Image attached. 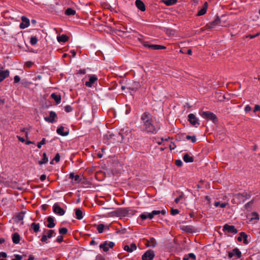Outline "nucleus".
Masks as SVG:
<instances>
[{"label": "nucleus", "instance_id": "nucleus-37", "mask_svg": "<svg viewBox=\"0 0 260 260\" xmlns=\"http://www.w3.org/2000/svg\"><path fill=\"white\" fill-rule=\"evenodd\" d=\"M38 39L36 36H31L30 39V43L31 45H35L37 44Z\"/></svg>", "mask_w": 260, "mask_h": 260}, {"label": "nucleus", "instance_id": "nucleus-24", "mask_svg": "<svg viewBox=\"0 0 260 260\" xmlns=\"http://www.w3.org/2000/svg\"><path fill=\"white\" fill-rule=\"evenodd\" d=\"M148 48L152 49V50H159V49H165L166 47L162 45H153L150 44V46H148Z\"/></svg>", "mask_w": 260, "mask_h": 260}, {"label": "nucleus", "instance_id": "nucleus-45", "mask_svg": "<svg viewBox=\"0 0 260 260\" xmlns=\"http://www.w3.org/2000/svg\"><path fill=\"white\" fill-rule=\"evenodd\" d=\"M73 110V108L72 106L70 105H67L64 107V111L67 112L69 113L72 112Z\"/></svg>", "mask_w": 260, "mask_h": 260}, {"label": "nucleus", "instance_id": "nucleus-43", "mask_svg": "<svg viewBox=\"0 0 260 260\" xmlns=\"http://www.w3.org/2000/svg\"><path fill=\"white\" fill-rule=\"evenodd\" d=\"M46 143V140L45 138H43L41 142H38L37 144V147L40 149L42 145L45 144Z\"/></svg>", "mask_w": 260, "mask_h": 260}, {"label": "nucleus", "instance_id": "nucleus-33", "mask_svg": "<svg viewBox=\"0 0 260 260\" xmlns=\"http://www.w3.org/2000/svg\"><path fill=\"white\" fill-rule=\"evenodd\" d=\"M117 212L120 215L125 216L128 214V211L126 209L120 208L118 210Z\"/></svg>", "mask_w": 260, "mask_h": 260}, {"label": "nucleus", "instance_id": "nucleus-34", "mask_svg": "<svg viewBox=\"0 0 260 260\" xmlns=\"http://www.w3.org/2000/svg\"><path fill=\"white\" fill-rule=\"evenodd\" d=\"M182 229L184 231H185L187 233H192L194 232L192 226H189V225L183 226L182 227Z\"/></svg>", "mask_w": 260, "mask_h": 260}, {"label": "nucleus", "instance_id": "nucleus-60", "mask_svg": "<svg viewBox=\"0 0 260 260\" xmlns=\"http://www.w3.org/2000/svg\"><path fill=\"white\" fill-rule=\"evenodd\" d=\"M176 145L174 143H171L170 145V148L171 150H173L175 148Z\"/></svg>", "mask_w": 260, "mask_h": 260}, {"label": "nucleus", "instance_id": "nucleus-36", "mask_svg": "<svg viewBox=\"0 0 260 260\" xmlns=\"http://www.w3.org/2000/svg\"><path fill=\"white\" fill-rule=\"evenodd\" d=\"M152 214L153 215V216H155V215H159L160 214H161L162 215H165L166 213V210H162L161 211L160 210H153L152 211Z\"/></svg>", "mask_w": 260, "mask_h": 260}, {"label": "nucleus", "instance_id": "nucleus-13", "mask_svg": "<svg viewBox=\"0 0 260 260\" xmlns=\"http://www.w3.org/2000/svg\"><path fill=\"white\" fill-rule=\"evenodd\" d=\"M123 249L128 252H132L137 249V246L135 243H132L130 245H125L123 247Z\"/></svg>", "mask_w": 260, "mask_h": 260}, {"label": "nucleus", "instance_id": "nucleus-15", "mask_svg": "<svg viewBox=\"0 0 260 260\" xmlns=\"http://www.w3.org/2000/svg\"><path fill=\"white\" fill-rule=\"evenodd\" d=\"M10 75V72L8 70L5 71L0 70V83Z\"/></svg>", "mask_w": 260, "mask_h": 260}, {"label": "nucleus", "instance_id": "nucleus-38", "mask_svg": "<svg viewBox=\"0 0 260 260\" xmlns=\"http://www.w3.org/2000/svg\"><path fill=\"white\" fill-rule=\"evenodd\" d=\"M105 228V226L103 224H99L97 225L96 229L98 232L100 234L103 233L104 230Z\"/></svg>", "mask_w": 260, "mask_h": 260}, {"label": "nucleus", "instance_id": "nucleus-12", "mask_svg": "<svg viewBox=\"0 0 260 260\" xmlns=\"http://www.w3.org/2000/svg\"><path fill=\"white\" fill-rule=\"evenodd\" d=\"M22 22L20 24V27L22 29L25 28L29 25V20L25 16L21 17Z\"/></svg>", "mask_w": 260, "mask_h": 260}, {"label": "nucleus", "instance_id": "nucleus-22", "mask_svg": "<svg viewBox=\"0 0 260 260\" xmlns=\"http://www.w3.org/2000/svg\"><path fill=\"white\" fill-rule=\"evenodd\" d=\"M51 98L53 99L57 104H59L61 102V96L59 94L52 93L51 94Z\"/></svg>", "mask_w": 260, "mask_h": 260}, {"label": "nucleus", "instance_id": "nucleus-31", "mask_svg": "<svg viewBox=\"0 0 260 260\" xmlns=\"http://www.w3.org/2000/svg\"><path fill=\"white\" fill-rule=\"evenodd\" d=\"M196 255L192 253H189L187 255H185L183 258V260H196Z\"/></svg>", "mask_w": 260, "mask_h": 260}, {"label": "nucleus", "instance_id": "nucleus-39", "mask_svg": "<svg viewBox=\"0 0 260 260\" xmlns=\"http://www.w3.org/2000/svg\"><path fill=\"white\" fill-rule=\"evenodd\" d=\"M227 205H228V203H220L219 202H215L214 203L215 207H217L220 206V207L221 208H225Z\"/></svg>", "mask_w": 260, "mask_h": 260}, {"label": "nucleus", "instance_id": "nucleus-20", "mask_svg": "<svg viewBox=\"0 0 260 260\" xmlns=\"http://www.w3.org/2000/svg\"><path fill=\"white\" fill-rule=\"evenodd\" d=\"M64 127L61 126L57 129L56 132L59 135H61L62 136H67L69 135V131L64 132Z\"/></svg>", "mask_w": 260, "mask_h": 260}, {"label": "nucleus", "instance_id": "nucleus-35", "mask_svg": "<svg viewBox=\"0 0 260 260\" xmlns=\"http://www.w3.org/2000/svg\"><path fill=\"white\" fill-rule=\"evenodd\" d=\"M69 178L72 179H74L75 181L79 182L80 181V176L78 175H75L74 173L70 174Z\"/></svg>", "mask_w": 260, "mask_h": 260}, {"label": "nucleus", "instance_id": "nucleus-56", "mask_svg": "<svg viewBox=\"0 0 260 260\" xmlns=\"http://www.w3.org/2000/svg\"><path fill=\"white\" fill-rule=\"evenodd\" d=\"M259 35V34H256L255 35H249L247 36V37L249 38L250 39H252L256 37H258Z\"/></svg>", "mask_w": 260, "mask_h": 260}, {"label": "nucleus", "instance_id": "nucleus-52", "mask_svg": "<svg viewBox=\"0 0 260 260\" xmlns=\"http://www.w3.org/2000/svg\"><path fill=\"white\" fill-rule=\"evenodd\" d=\"M182 162L181 160H176L175 161V165L178 167H181L182 166Z\"/></svg>", "mask_w": 260, "mask_h": 260}, {"label": "nucleus", "instance_id": "nucleus-2", "mask_svg": "<svg viewBox=\"0 0 260 260\" xmlns=\"http://www.w3.org/2000/svg\"><path fill=\"white\" fill-rule=\"evenodd\" d=\"M201 116L208 120H211L213 123H216L218 121V119L213 113L210 112V111H204L202 112V113L201 114Z\"/></svg>", "mask_w": 260, "mask_h": 260}, {"label": "nucleus", "instance_id": "nucleus-54", "mask_svg": "<svg viewBox=\"0 0 260 260\" xmlns=\"http://www.w3.org/2000/svg\"><path fill=\"white\" fill-rule=\"evenodd\" d=\"M244 110H245V112H246V113L249 112L251 110V108L249 105H247L245 107Z\"/></svg>", "mask_w": 260, "mask_h": 260}, {"label": "nucleus", "instance_id": "nucleus-53", "mask_svg": "<svg viewBox=\"0 0 260 260\" xmlns=\"http://www.w3.org/2000/svg\"><path fill=\"white\" fill-rule=\"evenodd\" d=\"M56 162H58L60 160V155L59 153H57L53 158Z\"/></svg>", "mask_w": 260, "mask_h": 260}, {"label": "nucleus", "instance_id": "nucleus-17", "mask_svg": "<svg viewBox=\"0 0 260 260\" xmlns=\"http://www.w3.org/2000/svg\"><path fill=\"white\" fill-rule=\"evenodd\" d=\"M236 197L238 198L239 199H240L243 202H244L245 200H246L247 199L250 198V196L249 194H248L247 192H244L242 193H238L236 195Z\"/></svg>", "mask_w": 260, "mask_h": 260}, {"label": "nucleus", "instance_id": "nucleus-47", "mask_svg": "<svg viewBox=\"0 0 260 260\" xmlns=\"http://www.w3.org/2000/svg\"><path fill=\"white\" fill-rule=\"evenodd\" d=\"M24 216V214L22 212L19 213L17 215V218L18 219V220L20 221L23 220Z\"/></svg>", "mask_w": 260, "mask_h": 260}, {"label": "nucleus", "instance_id": "nucleus-6", "mask_svg": "<svg viewBox=\"0 0 260 260\" xmlns=\"http://www.w3.org/2000/svg\"><path fill=\"white\" fill-rule=\"evenodd\" d=\"M188 120L192 125L196 127L200 125L198 118H197L193 114L191 113L188 115Z\"/></svg>", "mask_w": 260, "mask_h": 260}, {"label": "nucleus", "instance_id": "nucleus-10", "mask_svg": "<svg viewBox=\"0 0 260 260\" xmlns=\"http://www.w3.org/2000/svg\"><path fill=\"white\" fill-rule=\"evenodd\" d=\"M234 255H236L238 258H240L242 256L241 251L237 248H235L233 249L232 251L229 252L228 256L231 258Z\"/></svg>", "mask_w": 260, "mask_h": 260}, {"label": "nucleus", "instance_id": "nucleus-21", "mask_svg": "<svg viewBox=\"0 0 260 260\" xmlns=\"http://www.w3.org/2000/svg\"><path fill=\"white\" fill-rule=\"evenodd\" d=\"M40 224L39 223L32 222L30 224V230H32L35 233H37L40 231Z\"/></svg>", "mask_w": 260, "mask_h": 260}, {"label": "nucleus", "instance_id": "nucleus-55", "mask_svg": "<svg viewBox=\"0 0 260 260\" xmlns=\"http://www.w3.org/2000/svg\"><path fill=\"white\" fill-rule=\"evenodd\" d=\"M32 64H33V62L31 61H27L25 62V66L29 68L31 67Z\"/></svg>", "mask_w": 260, "mask_h": 260}, {"label": "nucleus", "instance_id": "nucleus-27", "mask_svg": "<svg viewBox=\"0 0 260 260\" xmlns=\"http://www.w3.org/2000/svg\"><path fill=\"white\" fill-rule=\"evenodd\" d=\"M161 2L167 6H170L175 4L177 2V0H162Z\"/></svg>", "mask_w": 260, "mask_h": 260}, {"label": "nucleus", "instance_id": "nucleus-4", "mask_svg": "<svg viewBox=\"0 0 260 260\" xmlns=\"http://www.w3.org/2000/svg\"><path fill=\"white\" fill-rule=\"evenodd\" d=\"M115 244L114 242L111 241H105L100 245V248L103 249L105 252H107L109 248H112L114 246Z\"/></svg>", "mask_w": 260, "mask_h": 260}, {"label": "nucleus", "instance_id": "nucleus-19", "mask_svg": "<svg viewBox=\"0 0 260 260\" xmlns=\"http://www.w3.org/2000/svg\"><path fill=\"white\" fill-rule=\"evenodd\" d=\"M140 217L142 220H145L147 218H149V219H152L154 217V216H153L152 212L151 213L145 212V213L141 214L140 215Z\"/></svg>", "mask_w": 260, "mask_h": 260}, {"label": "nucleus", "instance_id": "nucleus-1", "mask_svg": "<svg viewBox=\"0 0 260 260\" xmlns=\"http://www.w3.org/2000/svg\"><path fill=\"white\" fill-rule=\"evenodd\" d=\"M140 128L144 133L156 134L160 128V124L151 113L145 112L140 117Z\"/></svg>", "mask_w": 260, "mask_h": 260}, {"label": "nucleus", "instance_id": "nucleus-7", "mask_svg": "<svg viewBox=\"0 0 260 260\" xmlns=\"http://www.w3.org/2000/svg\"><path fill=\"white\" fill-rule=\"evenodd\" d=\"M89 81H86L85 83V85L88 87H91L93 86V84L96 82L98 80V77L95 75H89Z\"/></svg>", "mask_w": 260, "mask_h": 260}, {"label": "nucleus", "instance_id": "nucleus-48", "mask_svg": "<svg viewBox=\"0 0 260 260\" xmlns=\"http://www.w3.org/2000/svg\"><path fill=\"white\" fill-rule=\"evenodd\" d=\"M179 212V210H178L177 209H172L171 214L172 215H175L178 214Z\"/></svg>", "mask_w": 260, "mask_h": 260}, {"label": "nucleus", "instance_id": "nucleus-16", "mask_svg": "<svg viewBox=\"0 0 260 260\" xmlns=\"http://www.w3.org/2000/svg\"><path fill=\"white\" fill-rule=\"evenodd\" d=\"M135 5L137 8L141 11H145L146 10V7L144 3L141 0H136L135 2Z\"/></svg>", "mask_w": 260, "mask_h": 260}, {"label": "nucleus", "instance_id": "nucleus-59", "mask_svg": "<svg viewBox=\"0 0 260 260\" xmlns=\"http://www.w3.org/2000/svg\"><path fill=\"white\" fill-rule=\"evenodd\" d=\"M182 198V195L179 196L178 198H176L175 200V202L176 203H178V202L180 201L181 199Z\"/></svg>", "mask_w": 260, "mask_h": 260}, {"label": "nucleus", "instance_id": "nucleus-18", "mask_svg": "<svg viewBox=\"0 0 260 260\" xmlns=\"http://www.w3.org/2000/svg\"><path fill=\"white\" fill-rule=\"evenodd\" d=\"M47 221L48 222L46 225L47 228L51 229L55 226V223H54V218L52 216H48L47 218Z\"/></svg>", "mask_w": 260, "mask_h": 260}, {"label": "nucleus", "instance_id": "nucleus-42", "mask_svg": "<svg viewBox=\"0 0 260 260\" xmlns=\"http://www.w3.org/2000/svg\"><path fill=\"white\" fill-rule=\"evenodd\" d=\"M186 139L187 140H190L192 143H195L197 141L196 137L194 136H190L187 135L186 137Z\"/></svg>", "mask_w": 260, "mask_h": 260}, {"label": "nucleus", "instance_id": "nucleus-9", "mask_svg": "<svg viewBox=\"0 0 260 260\" xmlns=\"http://www.w3.org/2000/svg\"><path fill=\"white\" fill-rule=\"evenodd\" d=\"M53 211L60 216L64 215L65 211L61 208L57 203H55L53 206Z\"/></svg>", "mask_w": 260, "mask_h": 260}, {"label": "nucleus", "instance_id": "nucleus-26", "mask_svg": "<svg viewBox=\"0 0 260 260\" xmlns=\"http://www.w3.org/2000/svg\"><path fill=\"white\" fill-rule=\"evenodd\" d=\"M183 159L185 162H192L193 161V158L187 153L184 155Z\"/></svg>", "mask_w": 260, "mask_h": 260}, {"label": "nucleus", "instance_id": "nucleus-62", "mask_svg": "<svg viewBox=\"0 0 260 260\" xmlns=\"http://www.w3.org/2000/svg\"><path fill=\"white\" fill-rule=\"evenodd\" d=\"M17 138L18 139L19 141L21 142H25V139L20 136H17Z\"/></svg>", "mask_w": 260, "mask_h": 260}, {"label": "nucleus", "instance_id": "nucleus-5", "mask_svg": "<svg viewBox=\"0 0 260 260\" xmlns=\"http://www.w3.org/2000/svg\"><path fill=\"white\" fill-rule=\"evenodd\" d=\"M155 256V253L152 250H147L142 256V260H153Z\"/></svg>", "mask_w": 260, "mask_h": 260}, {"label": "nucleus", "instance_id": "nucleus-8", "mask_svg": "<svg viewBox=\"0 0 260 260\" xmlns=\"http://www.w3.org/2000/svg\"><path fill=\"white\" fill-rule=\"evenodd\" d=\"M223 231L224 232H227L229 233L236 234L238 232L237 230L234 225H230L228 224H225L223 226Z\"/></svg>", "mask_w": 260, "mask_h": 260}, {"label": "nucleus", "instance_id": "nucleus-41", "mask_svg": "<svg viewBox=\"0 0 260 260\" xmlns=\"http://www.w3.org/2000/svg\"><path fill=\"white\" fill-rule=\"evenodd\" d=\"M207 12V10H206L205 8H202L198 12L197 15L198 16H202L204 15Z\"/></svg>", "mask_w": 260, "mask_h": 260}, {"label": "nucleus", "instance_id": "nucleus-28", "mask_svg": "<svg viewBox=\"0 0 260 260\" xmlns=\"http://www.w3.org/2000/svg\"><path fill=\"white\" fill-rule=\"evenodd\" d=\"M75 214L77 219L81 220L83 218V213L80 209L79 208L76 209Z\"/></svg>", "mask_w": 260, "mask_h": 260}, {"label": "nucleus", "instance_id": "nucleus-25", "mask_svg": "<svg viewBox=\"0 0 260 260\" xmlns=\"http://www.w3.org/2000/svg\"><path fill=\"white\" fill-rule=\"evenodd\" d=\"M251 216L250 221L253 223L256 222L259 219L258 214L256 212H252L251 213Z\"/></svg>", "mask_w": 260, "mask_h": 260}, {"label": "nucleus", "instance_id": "nucleus-44", "mask_svg": "<svg viewBox=\"0 0 260 260\" xmlns=\"http://www.w3.org/2000/svg\"><path fill=\"white\" fill-rule=\"evenodd\" d=\"M68 232V229L66 228H61L59 229V233L61 235H65Z\"/></svg>", "mask_w": 260, "mask_h": 260}, {"label": "nucleus", "instance_id": "nucleus-49", "mask_svg": "<svg viewBox=\"0 0 260 260\" xmlns=\"http://www.w3.org/2000/svg\"><path fill=\"white\" fill-rule=\"evenodd\" d=\"M15 258L12 259V260H21L22 258V256L19 254H15Z\"/></svg>", "mask_w": 260, "mask_h": 260}, {"label": "nucleus", "instance_id": "nucleus-57", "mask_svg": "<svg viewBox=\"0 0 260 260\" xmlns=\"http://www.w3.org/2000/svg\"><path fill=\"white\" fill-rule=\"evenodd\" d=\"M77 74L84 75L86 74V70L85 69H80L78 71Z\"/></svg>", "mask_w": 260, "mask_h": 260}, {"label": "nucleus", "instance_id": "nucleus-63", "mask_svg": "<svg viewBox=\"0 0 260 260\" xmlns=\"http://www.w3.org/2000/svg\"><path fill=\"white\" fill-rule=\"evenodd\" d=\"M104 258L101 255H98L96 256V260H103Z\"/></svg>", "mask_w": 260, "mask_h": 260}, {"label": "nucleus", "instance_id": "nucleus-64", "mask_svg": "<svg viewBox=\"0 0 260 260\" xmlns=\"http://www.w3.org/2000/svg\"><path fill=\"white\" fill-rule=\"evenodd\" d=\"M21 132H25L26 136H27L28 135V132L26 131V128H23L21 129Z\"/></svg>", "mask_w": 260, "mask_h": 260}, {"label": "nucleus", "instance_id": "nucleus-50", "mask_svg": "<svg viewBox=\"0 0 260 260\" xmlns=\"http://www.w3.org/2000/svg\"><path fill=\"white\" fill-rule=\"evenodd\" d=\"M20 80V78L19 77V76L18 75H16L14 78V83H17L18 82H19Z\"/></svg>", "mask_w": 260, "mask_h": 260}, {"label": "nucleus", "instance_id": "nucleus-29", "mask_svg": "<svg viewBox=\"0 0 260 260\" xmlns=\"http://www.w3.org/2000/svg\"><path fill=\"white\" fill-rule=\"evenodd\" d=\"M68 37L65 35H62L60 36H58L57 38V41L59 43H64L68 41Z\"/></svg>", "mask_w": 260, "mask_h": 260}, {"label": "nucleus", "instance_id": "nucleus-58", "mask_svg": "<svg viewBox=\"0 0 260 260\" xmlns=\"http://www.w3.org/2000/svg\"><path fill=\"white\" fill-rule=\"evenodd\" d=\"M260 110V106L255 105L254 106V112H256Z\"/></svg>", "mask_w": 260, "mask_h": 260}, {"label": "nucleus", "instance_id": "nucleus-46", "mask_svg": "<svg viewBox=\"0 0 260 260\" xmlns=\"http://www.w3.org/2000/svg\"><path fill=\"white\" fill-rule=\"evenodd\" d=\"M7 254L6 252H0V260H7L6 257Z\"/></svg>", "mask_w": 260, "mask_h": 260}, {"label": "nucleus", "instance_id": "nucleus-23", "mask_svg": "<svg viewBox=\"0 0 260 260\" xmlns=\"http://www.w3.org/2000/svg\"><path fill=\"white\" fill-rule=\"evenodd\" d=\"M12 241L14 244H18L20 241V236L18 233H15L12 235Z\"/></svg>", "mask_w": 260, "mask_h": 260}, {"label": "nucleus", "instance_id": "nucleus-14", "mask_svg": "<svg viewBox=\"0 0 260 260\" xmlns=\"http://www.w3.org/2000/svg\"><path fill=\"white\" fill-rule=\"evenodd\" d=\"M220 19L218 16H217L214 20L209 22L207 25L209 28H213L215 27L216 25H220Z\"/></svg>", "mask_w": 260, "mask_h": 260}, {"label": "nucleus", "instance_id": "nucleus-61", "mask_svg": "<svg viewBox=\"0 0 260 260\" xmlns=\"http://www.w3.org/2000/svg\"><path fill=\"white\" fill-rule=\"evenodd\" d=\"M46 179V176L45 174H43L40 177V180L42 181H44Z\"/></svg>", "mask_w": 260, "mask_h": 260}, {"label": "nucleus", "instance_id": "nucleus-51", "mask_svg": "<svg viewBox=\"0 0 260 260\" xmlns=\"http://www.w3.org/2000/svg\"><path fill=\"white\" fill-rule=\"evenodd\" d=\"M55 241L58 242V243L62 242L63 241V237L62 236H58L57 237Z\"/></svg>", "mask_w": 260, "mask_h": 260}, {"label": "nucleus", "instance_id": "nucleus-30", "mask_svg": "<svg viewBox=\"0 0 260 260\" xmlns=\"http://www.w3.org/2000/svg\"><path fill=\"white\" fill-rule=\"evenodd\" d=\"M76 11L72 8H68L64 12V14L68 16H72L76 14Z\"/></svg>", "mask_w": 260, "mask_h": 260}, {"label": "nucleus", "instance_id": "nucleus-3", "mask_svg": "<svg viewBox=\"0 0 260 260\" xmlns=\"http://www.w3.org/2000/svg\"><path fill=\"white\" fill-rule=\"evenodd\" d=\"M44 232L46 234L43 235L41 239V241L44 243H47L48 239H50L56 235L55 231L52 230L45 229Z\"/></svg>", "mask_w": 260, "mask_h": 260}, {"label": "nucleus", "instance_id": "nucleus-32", "mask_svg": "<svg viewBox=\"0 0 260 260\" xmlns=\"http://www.w3.org/2000/svg\"><path fill=\"white\" fill-rule=\"evenodd\" d=\"M48 161V157H47V154L46 152H44L43 154V158L39 161V164L40 165L45 164L47 163Z\"/></svg>", "mask_w": 260, "mask_h": 260}, {"label": "nucleus", "instance_id": "nucleus-40", "mask_svg": "<svg viewBox=\"0 0 260 260\" xmlns=\"http://www.w3.org/2000/svg\"><path fill=\"white\" fill-rule=\"evenodd\" d=\"M240 235L241 236V237H243V239L244 240V243L246 244H248V241L247 240V235L244 232H241L240 233Z\"/></svg>", "mask_w": 260, "mask_h": 260}, {"label": "nucleus", "instance_id": "nucleus-11", "mask_svg": "<svg viewBox=\"0 0 260 260\" xmlns=\"http://www.w3.org/2000/svg\"><path fill=\"white\" fill-rule=\"evenodd\" d=\"M57 117L56 113L54 111H50L49 113V117H45L44 119L46 121L53 123L55 122V118Z\"/></svg>", "mask_w": 260, "mask_h": 260}]
</instances>
